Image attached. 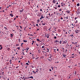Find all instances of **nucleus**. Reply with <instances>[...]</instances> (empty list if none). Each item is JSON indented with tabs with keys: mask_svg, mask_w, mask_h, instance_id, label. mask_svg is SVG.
I'll use <instances>...</instances> for the list:
<instances>
[{
	"mask_svg": "<svg viewBox=\"0 0 80 80\" xmlns=\"http://www.w3.org/2000/svg\"><path fill=\"white\" fill-rule=\"evenodd\" d=\"M65 3H63V2H61V5L62 6V7H63L64 5H65Z\"/></svg>",
	"mask_w": 80,
	"mask_h": 80,
	"instance_id": "1",
	"label": "nucleus"
},
{
	"mask_svg": "<svg viewBox=\"0 0 80 80\" xmlns=\"http://www.w3.org/2000/svg\"><path fill=\"white\" fill-rule=\"evenodd\" d=\"M42 15V13H39V14H37V16L38 17H41V15Z\"/></svg>",
	"mask_w": 80,
	"mask_h": 80,
	"instance_id": "2",
	"label": "nucleus"
},
{
	"mask_svg": "<svg viewBox=\"0 0 80 80\" xmlns=\"http://www.w3.org/2000/svg\"><path fill=\"white\" fill-rule=\"evenodd\" d=\"M62 55L63 57H67V55L65 54V53L62 54Z\"/></svg>",
	"mask_w": 80,
	"mask_h": 80,
	"instance_id": "3",
	"label": "nucleus"
},
{
	"mask_svg": "<svg viewBox=\"0 0 80 80\" xmlns=\"http://www.w3.org/2000/svg\"><path fill=\"white\" fill-rule=\"evenodd\" d=\"M71 75H70L69 76H68L67 78L68 79H70V78H71Z\"/></svg>",
	"mask_w": 80,
	"mask_h": 80,
	"instance_id": "4",
	"label": "nucleus"
},
{
	"mask_svg": "<svg viewBox=\"0 0 80 80\" xmlns=\"http://www.w3.org/2000/svg\"><path fill=\"white\" fill-rule=\"evenodd\" d=\"M59 42V41L56 40L54 42V43H58Z\"/></svg>",
	"mask_w": 80,
	"mask_h": 80,
	"instance_id": "5",
	"label": "nucleus"
},
{
	"mask_svg": "<svg viewBox=\"0 0 80 80\" xmlns=\"http://www.w3.org/2000/svg\"><path fill=\"white\" fill-rule=\"evenodd\" d=\"M67 42V41H63V44H65Z\"/></svg>",
	"mask_w": 80,
	"mask_h": 80,
	"instance_id": "6",
	"label": "nucleus"
},
{
	"mask_svg": "<svg viewBox=\"0 0 80 80\" xmlns=\"http://www.w3.org/2000/svg\"><path fill=\"white\" fill-rule=\"evenodd\" d=\"M52 2L53 3H55L56 2V0H52Z\"/></svg>",
	"mask_w": 80,
	"mask_h": 80,
	"instance_id": "7",
	"label": "nucleus"
},
{
	"mask_svg": "<svg viewBox=\"0 0 80 80\" xmlns=\"http://www.w3.org/2000/svg\"><path fill=\"white\" fill-rule=\"evenodd\" d=\"M50 56L48 57V58H52V55H50V54H49Z\"/></svg>",
	"mask_w": 80,
	"mask_h": 80,
	"instance_id": "8",
	"label": "nucleus"
},
{
	"mask_svg": "<svg viewBox=\"0 0 80 80\" xmlns=\"http://www.w3.org/2000/svg\"><path fill=\"white\" fill-rule=\"evenodd\" d=\"M19 11L21 12H23V9L22 10H19Z\"/></svg>",
	"mask_w": 80,
	"mask_h": 80,
	"instance_id": "9",
	"label": "nucleus"
},
{
	"mask_svg": "<svg viewBox=\"0 0 80 80\" xmlns=\"http://www.w3.org/2000/svg\"><path fill=\"white\" fill-rule=\"evenodd\" d=\"M10 16H11L12 17H13V14H10Z\"/></svg>",
	"mask_w": 80,
	"mask_h": 80,
	"instance_id": "10",
	"label": "nucleus"
},
{
	"mask_svg": "<svg viewBox=\"0 0 80 80\" xmlns=\"http://www.w3.org/2000/svg\"><path fill=\"white\" fill-rule=\"evenodd\" d=\"M48 60H49V61L50 62H51L52 61V58H48Z\"/></svg>",
	"mask_w": 80,
	"mask_h": 80,
	"instance_id": "11",
	"label": "nucleus"
},
{
	"mask_svg": "<svg viewBox=\"0 0 80 80\" xmlns=\"http://www.w3.org/2000/svg\"><path fill=\"white\" fill-rule=\"evenodd\" d=\"M47 50H46L47 52H49V49L48 48H47Z\"/></svg>",
	"mask_w": 80,
	"mask_h": 80,
	"instance_id": "12",
	"label": "nucleus"
},
{
	"mask_svg": "<svg viewBox=\"0 0 80 80\" xmlns=\"http://www.w3.org/2000/svg\"><path fill=\"white\" fill-rule=\"evenodd\" d=\"M29 78H32V79H33V76H31L29 77Z\"/></svg>",
	"mask_w": 80,
	"mask_h": 80,
	"instance_id": "13",
	"label": "nucleus"
},
{
	"mask_svg": "<svg viewBox=\"0 0 80 80\" xmlns=\"http://www.w3.org/2000/svg\"><path fill=\"white\" fill-rule=\"evenodd\" d=\"M43 15L42 14L41 16V18H44V17H43Z\"/></svg>",
	"mask_w": 80,
	"mask_h": 80,
	"instance_id": "14",
	"label": "nucleus"
},
{
	"mask_svg": "<svg viewBox=\"0 0 80 80\" xmlns=\"http://www.w3.org/2000/svg\"><path fill=\"white\" fill-rule=\"evenodd\" d=\"M66 13L67 12L68 13H69L70 11H66Z\"/></svg>",
	"mask_w": 80,
	"mask_h": 80,
	"instance_id": "15",
	"label": "nucleus"
},
{
	"mask_svg": "<svg viewBox=\"0 0 80 80\" xmlns=\"http://www.w3.org/2000/svg\"><path fill=\"white\" fill-rule=\"evenodd\" d=\"M77 7H79V6H80V4L79 3L77 4Z\"/></svg>",
	"mask_w": 80,
	"mask_h": 80,
	"instance_id": "16",
	"label": "nucleus"
},
{
	"mask_svg": "<svg viewBox=\"0 0 80 80\" xmlns=\"http://www.w3.org/2000/svg\"><path fill=\"white\" fill-rule=\"evenodd\" d=\"M79 31H78V30H77L76 31V33H78Z\"/></svg>",
	"mask_w": 80,
	"mask_h": 80,
	"instance_id": "17",
	"label": "nucleus"
},
{
	"mask_svg": "<svg viewBox=\"0 0 80 80\" xmlns=\"http://www.w3.org/2000/svg\"><path fill=\"white\" fill-rule=\"evenodd\" d=\"M10 35H10L11 37H12V38L13 37V34H11Z\"/></svg>",
	"mask_w": 80,
	"mask_h": 80,
	"instance_id": "18",
	"label": "nucleus"
},
{
	"mask_svg": "<svg viewBox=\"0 0 80 80\" xmlns=\"http://www.w3.org/2000/svg\"><path fill=\"white\" fill-rule=\"evenodd\" d=\"M9 23H12V21L10 20H9Z\"/></svg>",
	"mask_w": 80,
	"mask_h": 80,
	"instance_id": "19",
	"label": "nucleus"
},
{
	"mask_svg": "<svg viewBox=\"0 0 80 80\" xmlns=\"http://www.w3.org/2000/svg\"><path fill=\"white\" fill-rule=\"evenodd\" d=\"M23 42H27V41L25 40H24L23 41Z\"/></svg>",
	"mask_w": 80,
	"mask_h": 80,
	"instance_id": "20",
	"label": "nucleus"
},
{
	"mask_svg": "<svg viewBox=\"0 0 80 80\" xmlns=\"http://www.w3.org/2000/svg\"><path fill=\"white\" fill-rule=\"evenodd\" d=\"M32 45H33V43H35V41H32Z\"/></svg>",
	"mask_w": 80,
	"mask_h": 80,
	"instance_id": "21",
	"label": "nucleus"
},
{
	"mask_svg": "<svg viewBox=\"0 0 80 80\" xmlns=\"http://www.w3.org/2000/svg\"><path fill=\"white\" fill-rule=\"evenodd\" d=\"M42 25H43V26L45 25V23H42Z\"/></svg>",
	"mask_w": 80,
	"mask_h": 80,
	"instance_id": "22",
	"label": "nucleus"
},
{
	"mask_svg": "<svg viewBox=\"0 0 80 80\" xmlns=\"http://www.w3.org/2000/svg\"><path fill=\"white\" fill-rule=\"evenodd\" d=\"M48 36H47V38H49V36H50V35H49L48 34Z\"/></svg>",
	"mask_w": 80,
	"mask_h": 80,
	"instance_id": "23",
	"label": "nucleus"
},
{
	"mask_svg": "<svg viewBox=\"0 0 80 80\" xmlns=\"http://www.w3.org/2000/svg\"><path fill=\"white\" fill-rule=\"evenodd\" d=\"M32 72H33V73H35H35H36V72H35L34 71H33Z\"/></svg>",
	"mask_w": 80,
	"mask_h": 80,
	"instance_id": "24",
	"label": "nucleus"
},
{
	"mask_svg": "<svg viewBox=\"0 0 80 80\" xmlns=\"http://www.w3.org/2000/svg\"><path fill=\"white\" fill-rule=\"evenodd\" d=\"M49 17L48 16H46V18H47V19H49Z\"/></svg>",
	"mask_w": 80,
	"mask_h": 80,
	"instance_id": "25",
	"label": "nucleus"
},
{
	"mask_svg": "<svg viewBox=\"0 0 80 80\" xmlns=\"http://www.w3.org/2000/svg\"><path fill=\"white\" fill-rule=\"evenodd\" d=\"M2 48H3V47H1L0 48V50H2Z\"/></svg>",
	"mask_w": 80,
	"mask_h": 80,
	"instance_id": "26",
	"label": "nucleus"
},
{
	"mask_svg": "<svg viewBox=\"0 0 80 80\" xmlns=\"http://www.w3.org/2000/svg\"><path fill=\"white\" fill-rule=\"evenodd\" d=\"M37 40L38 41V42H39V41H40V40L38 39H37Z\"/></svg>",
	"mask_w": 80,
	"mask_h": 80,
	"instance_id": "27",
	"label": "nucleus"
},
{
	"mask_svg": "<svg viewBox=\"0 0 80 80\" xmlns=\"http://www.w3.org/2000/svg\"><path fill=\"white\" fill-rule=\"evenodd\" d=\"M29 49V48H26L27 51H28V50Z\"/></svg>",
	"mask_w": 80,
	"mask_h": 80,
	"instance_id": "28",
	"label": "nucleus"
},
{
	"mask_svg": "<svg viewBox=\"0 0 80 80\" xmlns=\"http://www.w3.org/2000/svg\"><path fill=\"white\" fill-rule=\"evenodd\" d=\"M26 65H29V64H28V62H27V63H26Z\"/></svg>",
	"mask_w": 80,
	"mask_h": 80,
	"instance_id": "29",
	"label": "nucleus"
},
{
	"mask_svg": "<svg viewBox=\"0 0 80 80\" xmlns=\"http://www.w3.org/2000/svg\"><path fill=\"white\" fill-rule=\"evenodd\" d=\"M59 43H60V44H62V41H60Z\"/></svg>",
	"mask_w": 80,
	"mask_h": 80,
	"instance_id": "30",
	"label": "nucleus"
},
{
	"mask_svg": "<svg viewBox=\"0 0 80 80\" xmlns=\"http://www.w3.org/2000/svg\"><path fill=\"white\" fill-rule=\"evenodd\" d=\"M66 19H68V16H67L66 17Z\"/></svg>",
	"mask_w": 80,
	"mask_h": 80,
	"instance_id": "31",
	"label": "nucleus"
},
{
	"mask_svg": "<svg viewBox=\"0 0 80 80\" xmlns=\"http://www.w3.org/2000/svg\"><path fill=\"white\" fill-rule=\"evenodd\" d=\"M61 6L60 5H58V7L59 8H60V7Z\"/></svg>",
	"mask_w": 80,
	"mask_h": 80,
	"instance_id": "32",
	"label": "nucleus"
},
{
	"mask_svg": "<svg viewBox=\"0 0 80 80\" xmlns=\"http://www.w3.org/2000/svg\"><path fill=\"white\" fill-rule=\"evenodd\" d=\"M62 11V9H59V12H61Z\"/></svg>",
	"mask_w": 80,
	"mask_h": 80,
	"instance_id": "33",
	"label": "nucleus"
},
{
	"mask_svg": "<svg viewBox=\"0 0 80 80\" xmlns=\"http://www.w3.org/2000/svg\"><path fill=\"white\" fill-rule=\"evenodd\" d=\"M70 37H73V34H71V35H70Z\"/></svg>",
	"mask_w": 80,
	"mask_h": 80,
	"instance_id": "34",
	"label": "nucleus"
},
{
	"mask_svg": "<svg viewBox=\"0 0 80 80\" xmlns=\"http://www.w3.org/2000/svg\"><path fill=\"white\" fill-rule=\"evenodd\" d=\"M38 22H40V20H39V19H38Z\"/></svg>",
	"mask_w": 80,
	"mask_h": 80,
	"instance_id": "35",
	"label": "nucleus"
},
{
	"mask_svg": "<svg viewBox=\"0 0 80 80\" xmlns=\"http://www.w3.org/2000/svg\"><path fill=\"white\" fill-rule=\"evenodd\" d=\"M12 59L14 60V57H12Z\"/></svg>",
	"mask_w": 80,
	"mask_h": 80,
	"instance_id": "36",
	"label": "nucleus"
},
{
	"mask_svg": "<svg viewBox=\"0 0 80 80\" xmlns=\"http://www.w3.org/2000/svg\"><path fill=\"white\" fill-rule=\"evenodd\" d=\"M77 42L74 43V45H77Z\"/></svg>",
	"mask_w": 80,
	"mask_h": 80,
	"instance_id": "37",
	"label": "nucleus"
},
{
	"mask_svg": "<svg viewBox=\"0 0 80 80\" xmlns=\"http://www.w3.org/2000/svg\"><path fill=\"white\" fill-rule=\"evenodd\" d=\"M44 47H45V46H43L42 47V48H44Z\"/></svg>",
	"mask_w": 80,
	"mask_h": 80,
	"instance_id": "38",
	"label": "nucleus"
},
{
	"mask_svg": "<svg viewBox=\"0 0 80 80\" xmlns=\"http://www.w3.org/2000/svg\"><path fill=\"white\" fill-rule=\"evenodd\" d=\"M20 47L18 48L17 49H18V50H20Z\"/></svg>",
	"mask_w": 80,
	"mask_h": 80,
	"instance_id": "39",
	"label": "nucleus"
},
{
	"mask_svg": "<svg viewBox=\"0 0 80 80\" xmlns=\"http://www.w3.org/2000/svg\"><path fill=\"white\" fill-rule=\"evenodd\" d=\"M54 8L55 9V10H57V7H55Z\"/></svg>",
	"mask_w": 80,
	"mask_h": 80,
	"instance_id": "40",
	"label": "nucleus"
},
{
	"mask_svg": "<svg viewBox=\"0 0 80 80\" xmlns=\"http://www.w3.org/2000/svg\"><path fill=\"white\" fill-rule=\"evenodd\" d=\"M19 27H20V28H21V29L22 28V26H20Z\"/></svg>",
	"mask_w": 80,
	"mask_h": 80,
	"instance_id": "41",
	"label": "nucleus"
},
{
	"mask_svg": "<svg viewBox=\"0 0 80 80\" xmlns=\"http://www.w3.org/2000/svg\"><path fill=\"white\" fill-rule=\"evenodd\" d=\"M25 78V76H23L22 78V80H23V78Z\"/></svg>",
	"mask_w": 80,
	"mask_h": 80,
	"instance_id": "42",
	"label": "nucleus"
},
{
	"mask_svg": "<svg viewBox=\"0 0 80 80\" xmlns=\"http://www.w3.org/2000/svg\"><path fill=\"white\" fill-rule=\"evenodd\" d=\"M8 50H10V48H8L7 49Z\"/></svg>",
	"mask_w": 80,
	"mask_h": 80,
	"instance_id": "43",
	"label": "nucleus"
},
{
	"mask_svg": "<svg viewBox=\"0 0 80 80\" xmlns=\"http://www.w3.org/2000/svg\"><path fill=\"white\" fill-rule=\"evenodd\" d=\"M36 25L37 26V27H38V24H36Z\"/></svg>",
	"mask_w": 80,
	"mask_h": 80,
	"instance_id": "44",
	"label": "nucleus"
},
{
	"mask_svg": "<svg viewBox=\"0 0 80 80\" xmlns=\"http://www.w3.org/2000/svg\"><path fill=\"white\" fill-rule=\"evenodd\" d=\"M77 18H75L74 19L75 20H76V19H77Z\"/></svg>",
	"mask_w": 80,
	"mask_h": 80,
	"instance_id": "45",
	"label": "nucleus"
},
{
	"mask_svg": "<svg viewBox=\"0 0 80 80\" xmlns=\"http://www.w3.org/2000/svg\"><path fill=\"white\" fill-rule=\"evenodd\" d=\"M54 38H55V39H56V38H57V37H54Z\"/></svg>",
	"mask_w": 80,
	"mask_h": 80,
	"instance_id": "46",
	"label": "nucleus"
},
{
	"mask_svg": "<svg viewBox=\"0 0 80 80\" xmlns=\"http://www.w3.org/2000/svg\"><path fill=\"white\" fill-rule=\"evenodd\" d=\"M1 12H5V11L4 10H3L2 11H1Z\"/></svg>",
	"mask_w": 80,
	"mask_h": 80,
	"instance_id": "47",
	"label": "nucleus"
},
{
	"mask_svg": "<svg viewBox=\"0 0 80 80\" xmlns=\"http://www.w3.org/2000/svg\"><path fill=\"white\" fill-rule=\"evenodd\" d=\"M61 20H63V18L62 17H61L60 18Z\"/></svg>",
	"mask_w": 80,
	"mask_h": 80,
	"instance_id": "48",
	"label": "nucleus"
},
{
	"mask_svg": "<svg viewBox=\"0 0 80 80\" xmlns=\"http://www.w3.org/2000/svg\"><path fill=\"white\" fill-rule=\"evenodd\" d=\"M40 12H42V9H40Z\"/></svg>",
	"mask_w": 80,
	"mask_h": 80,
	"instance_id": "49",
	"label": "nucleus"
},
{
	"mask_svg": "<svg viewBox=\"0 0 80 80\" xmlns=\"http://www.w3.org/2000/svg\"><path fill=\"white\" fill-rule=\"evenodd\" d=\"M22 53H23L22 55H25L24 53V52H23Z\"/></svg>",
	"mask_w": 80,
	"mask_h": 80,
	"instance_id": "50",
	"label": "nucleus"
},
{
	"mask_svg": "<svg viewBox=\"0 0 80 80\" xmlns=\"http://www.w3.org/2000/svg\"><path fill=\"white\" fill-rule=\"evenodd\" d=\"M29 35H30V36H33V35L32 34H30Z\"/></svg>",
	"mask_w": 80,
	"mask_h": 80,
	"instance_id": "51",
	"label": "nucleus"
},
{
	"mask_svg": "<svg viewBox=\"0 0 80 80\" xmlns=\"http://www.w3.org/2000/svg\"><path fill=\"white\" fill-rule=\"evenodd\" d=\"M32 68H34V67L33 66H32Z\"/></svg>",
	"mask_w": 80,
	"mask_h": 80,
	"instance_id": "52",
	"label": "nucleus"
},
{
	"mask_svg": "<svg viewBox=\"0 0 80 80\" xmlns=\"http://www.w3.org/2000/svg\"><path fill=\"white\" fill-rule=\"evenodd\" d=\"M43 53H46V52H45V51H43Z\"/></svg>",
	"mask_w": 80,
	"mask_h": 80,
	"instance_id": "53",
	"label": "nucleus"
},
{
	"mask_svg": "<svg viewBox=\"0 0 80 80\" xmlns=\"http://www.w3.org/2000/svg\"><path fill=\"white\" fill-rule=\"evenodd\" d=\"M4 28H5V29H6V30H7V28H6V27H4Z\"/></svg>",
	"mask_w": 80,
	"mask_h": 80,
	"instance_id": "54",
	"label": "nucleus"
},
{
	"mask_svg": "<svg viewBox=\"0 0 80 80\" xmlns=\"http://www.w3.org/2000/svg\"><path fill=\"white\" fill-rule=\"evenodd\" d=\"M72 44H74V45H75V43H74V42H72Z\"/></svg>",
	"mask_w": 80,
	"mask_h": 80,
	"instance_id": "55",
	"label": "nucleus"
},
{
	"mask_svg": "<svg viewBox=\"0 0 80 80\" xmlns=\"http://www.w3.org/2000/svg\"><path fill=\"white\" fill-rule=\"evenodd\" d=\"M14 20H16V18H14Z\"/></svg>",
	"mask_w": 80,
	"mask_h": 80,
	"instance_id": "56",
	"label": "nucleus"
},
{
	"mask_svg": "<svg viewBox=\"0 0 80 80\" xmlns=\"http://www.w3.org/2000/svg\"><path fill=\"white\" fill-rule=\"evenodd\" d=\"M36 70H37V71H38V68L36 69Z\"/></svg>",
	"mask_w": 80,
	"mask_h": 80,
	"instance_id": "57",
	"label": "nucleus"
},
{
	"mask_svg": "<svg viewBox=\"0 0 80 80\" xmlns=\"http://www.w3.org/2000/svg\"><path fill=\"white\" fill-rule=\"evenodd\" d=\"M57 51H58L59 50L58 49H57Z\"/></svg>",
	"mask_w": 80,
	"mask_h": 80,
	"instance_id": "58",
	"label": "nucleus"
},
{
	"mask_svg": "<svg viewBox=\"0 0 80 80\" xmlns=\"http://www.w3.org/2000/svg\"><path fill=\"white\" fill-rule=\"evenodd\" d=\"M49 71L51 72V71H52V70L51 69H49Z\"/></svg>",
	"mask_w": 80,
	"mask_h": 80,
	"instance_id": "59",
	"label": "nucleus"
},
{
	"mask_svg": "<svg viewBox=\"0 0 80 80\" xmlns=\"http://www.w3.org/2000/svg\"><path fill=\"white\" fill-rule=\"evenodd\" d=\"M2 74L3 75V73H4V72H2Z\"/></svg>",
	"mask_w": 80,
	"mask_h": 80,
	"instance_id": "60",
	"label": "nucleus"
},
{
	"mask_svg": "<svg viewBox=\"0 0 80 80\" xmlns=\"http://www.w3.org/2000/svg\"><path fill=\"white\" fill-rule=\"evenodd\" d=\"M12 62V60H10L9 62Z\"/></svg>",
	"mask_w": 80,
	"mask_h": 80,
	"instance_id": "61",
	"label": "nucleus"
},
{
	"mask_svg": "<svg viewBox=\"0 0 80 80\" xmlns=\"http://www.w3.org/2000/svg\"><path fill=\"white\" fill-rule=\"evenodd\" d=\"M42 18H41V17L40 18V20H42Z\"/></svg>",
	"mask_w": 80,
	"mask_h": 80,
	"instance_id": "62",
	"label": "nucleus"
},
{
	"mask_svg": "<svg viewBox=\"0 0 80 80\" xmlns=\"http://www.w3.org/2000/svg\"><path fill=\"white\" fill-rule=\"evenodd\" d=\"M72 55H74V53H73L72 54Z\"/></svg>",
	"mask_w": 80,
	"mask_h": 80,
	"instance_id": "63",
	"label": "nucleus"
},
{
	"mask_svg": "<svg viewBox=\"0 0 80 80\" xmlns=\"http://www.w3.org/2000/svg\"><path fill=\"white\" fill-rule=\"evenodd\" d=\"M45 56L47 57V53H45Z\"/></svg>",
	"mask_w": 80,
	"mask_h": 80,
	"instance_id": "64",
	"label": "nucleus"
}]
</instances>
